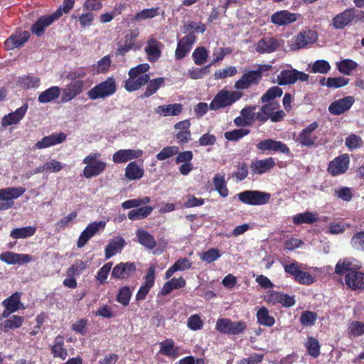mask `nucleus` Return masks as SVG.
Wrapping results in <instances>:
<instances>
[{
  "label": "nucleus",
  "mask_w": 364,
  "mask_h": 364,
  "mask_svg": "<svg viewBox=\"0 0 364 364\" xmlns=\"http://www.w3.org/2000/svg\"><path fill=\"white\" fill-rule=\"evenodd\" d=\"M150 68L148 63H141L131 68L129 72V78L124 81V89L131 92L139 90L146 85L150 76L146 73Z\"/></svg>",
  "instance_id": "1"
},
{
  "label": "nucleus",
  "mask_w": 364,
  "mask_h": 364,
  "mask_svg": "<svg viewBox=\"0 0 364 364\" xmlns=\"http://www.w3.org/2000/svg\"><path fill=\"white\" fill-rule=\"evenodd\" d=\"M364 22V11L355 8L345 9L336 14L332 19V26L335 29L342 30L353 22Z\"/></svg>",
  "instance_id": "2"
},
{
  "label": "nucleus",
  "mask_w": 364,
  "mask_h": 364,
  "mask_svg": "<svg viewBox=\"0 0 364 364\" xmlns=\"http://www.w3.org/2000/svg\"><path fill=\"white\" fill-rule=\"evenodd\" d=\"M117 89L115 79L113 77H109L105 81H102L91 88L87 95L88 98L92 100L105 99L113 95Z\"/></svg>",
  "instance_id": "3"
},
{
  "label": "nucleus",
  "mask_w": 364,
  "mask_h": 364,
  "mask_svg": "<svg viewBox=\"0 0 364 364\" xmlns=\"http://www.w3.org/2000/svg\"><path fill=\"white\" fill-rule=\"evenodd\" d=\"M101 156V154L96 152L92 153L85 156L82 161L86 164L83 169V176L86 178H91L100 175L107 167L105 161L98 160Z\"/></svg>",
  "instance_id": "4"
},
{
  "label": "nucleus",
  "mask_w": 364,
  "mask_h": 364,
  "mask_svg": "<svg viewBox=\"0 0 364 364\" xmlns=\"http://www.w3.org/2000/svg\"><path fill=\"white\" fill-rule=\"evenodd\" d=\"M242 96V93L240 92L230 91L223 89L214 97L210 103L209 107L212 110H218L220 108H225L239 100Z\"/></svg>",
  "instance_id": "5"
},
{
  "label": "nucleus",
  "mask_w": 364,
  "mask_h": 364,
  "mask_svg": "<svg viewBox=\"0 0 364 364\" xmlns=\"http://www.w3.org/2000/svg\"><path fill=\"white\" fill-rule=\"evenodd\" d=\"M240 201L249 205H262L269 203L271 194L257 190H247L236 196Z\"/></svg>",
  "instance_id": "6"
},
{
  "label": "nucleus",
  "mask_w": 364,
  "mask_h": 364,
  "mask_svg": "<svg viewBox=\"0 0 364 364\" xmlns=\"http://www.w3.org/2000/svg\"><path fill=\"white\" fill-rule=\"evenodd\" d=\"M246 328L245 321H235L228 318H220L215 323L216 331L223 334L239 335L242 333Z\"/></svg>",
  "instance_id": "7"
},
{
  "label": "nucleus",
  "mask_w": 364,
  "mask_h": 364,
  "mask_svg": "<svg viewBox=\"0 0 364 364\" xmlns=\"http://www.w3.org/2000/svg\"><path fill=\"white\" fill-rule=\"evenodd\" d=\"M263 65H259L255 70H248L243 73L241 77L235 83L234 87L237 90H247L252 86L257 85L262 80V73L267 70Z\"/></svg>",
  "instance_id": "8"
},
{
  "label": "nucleus",
  "mask_w": 364,
  "mask_h": 364,
  "mask_svg": "<svg viewBox=\"0 0 364 364\" xmlns=\"http://www.w3.org/2000/svg\"><path fill=\"white\" fill-rule=\"evenodd\" d=\"M283 267L285 272L293 277L294 281L299 284L310 285L314 282V277L309 272L300 269V265L296 260L289 264H284Z\"/></svg>",
  "instance_id": "9"
},
{
  "label": "nucleus",
  "mask_w": 364,
  "mask_h": 364,
  "mask_svg": "<svg viewBox=\"0 0 364 364\" xmlns=\"http://www.w3.org/2000/svg\"><path fill=\"white\" fill-rule=\"evenodd\" d=\"M60 17H61L60 11H55L49 15L41 16L32 25L31 31L38 37H41L45 33L46 28Z\"/></svg>",
  "instance_id": "10"
},
{
  "label": "nucleus",
  "mask_w": 364,
  "mask_h": 364,
  "mask_svg": "<svg viewBox=\"0 0 364 364\" xmlns=\"http://www.w3.org/2000/svg\"><path fill=\"white\" fill-rule=\"evenodd\" d=\"M349 165V155L348 154H343L329 162L327 171L332 176H339L345 173L348 171Z\"/></svg>",
  "instance_id": "11"
},
{
  "label": "nucleus",
  "mask_w": 364,
  "mask_h": 364,
  "mask_svg": "<svg viewBox=\"0 0 364 364\" xmlns=\"http://www.w3.org/2000/svg\"><path fill=\"white\" fill-rule=\"evenodd\" d=\"M139 34V29H133L125 35L124 42H119L117 45L116 55L125 56V55L131 50H136L139 49V46L135 45L136 38Z\"/></svg>",
  "instance_id": "12"
},
{
  "label": "nucleus",
  "mask_w": 364,
  "mask_h": 364,
  "mask_svg": "<svg viewBox=\"0 0 364 364\" xmlns=\"http://www.w3.org/2000/svg\"><path fill=\"white\" fill-rule=\"evenodd\" d=\"M266 301L272 305L281 304L284 307H291L295 304L294 296L274 290L269 291L266 295Z\"/></svg>",
  "instance_id": "13"
},
{
  "label": "nucleus",
  "mask_w": 364,
  "mask_h": 364,
  "mask_svg": "<svg viewBox=\"0 0 364 364\" xmlns=\"http://www.w3.org/2000/svg\"><path fill=\"white\" fill-rule=\"evenodd\" d=\"M256 146L258 149L262 151H279L287 155H289L291 153V151L287 144L280 141H277L272 139L262 140L256 144Z\"/></svg>",
  "instance_id": "14"
},
{
  "label": "nucleus",
  "mask_w": 364,
  "mask_h": 364,
  "mask_svg": "<svg viewBox=\"0 0 364 364\" xmlns=\"http://www.w3.org/2000/svg\"><path fill=\"white\" fill-rule=\"evenodd\" d=\"M156 268L154 266H151L146 273L144 277V282L140 287L136 294V300L141 301L145 299L146 295L154 284L156 279Z\"/></svg>",
  "instance_id": "15"
},
{
  "label": "nucleus",
  "mask_w": 364,
  "mask_h": 364,
  "mask_svg": "<svg viewBox=\"0 0 364 364\" xmlns=\"http://www.w3.org/2000/svg\"><path fill=\"white\" fill-rule=\"evenodd\" d=\"M85 81L80 80L68 83L63 89L62 102H69L80 95L84 91Z\"/></svg>",
  "instance_id": "16"
},
{
  "label": "nucleus",
  "mask_w": 364,
  "mask_h": 364,
  "mask_svg": "<svg viewBox=\"0 0 364 364\" xmlns=\"http://www.w3.org/2000/svg\"><path fill=\"white\" fill-rule=\"evenodd\" d=\"M136 267L134 262H120L115 265L112 271V277L117 279L129 278L136 272Z\"/></svg>",
  "instance_id": "17"
},
{
  "label": "nucleus",
  "mask_w": 364,
  "mask_h": 364,
  "mask_svg": "<svg viewBox=\"0 0 364 364\" xmlns=\"http://www.w3.org/2000/svg\"><path fill=\"white\" fill-rule=\"evenodd\" d=\"M190 127L191 122L189 119L180 121L174 124V129L177 131L175 134V138L178 144L183 145L191 139Z\"/></svg>",
  "instance_id": "18"
},
{
  "label": "nucleus",
  "mask_w": 364,
  "mask_h": 364,
  "mask_svg": "<svg viewBox=\"0 0 364 364\" xmlns=\"http://www.w3.org/2000/svg\"><path fill=\"white\" fill-rule=\"evenodd\" d=\"M299 16V14L291 13L288 10H282L274 13L270 18L271 22L274 25L282 26L294 23Z\"/></svg>",
  "instance_id": "19"
},
{
  "label": "nucleus",
  "mask_w": 364,
  "mask_h": 364,
  "mask_svg": "<svg viewBox=\"0 0 364 364\" xmlns=\"http://www.w3.org/2000/svg\"><path fill=\"white\" fill-rule=\"evenodd\" d=\"M318 127L316 122H313L306 128L302 129L296 140L301 145L311 147L315 145L317 137L313 135V132Z\"/></svg>",
  "instance_id": "20"
},
{
  "label": "nucleus",
  "mask_w": 364,
  "mask_h": 364,
  "mask_svg": "<svg viewBox=\"0 0 364 364\" xmlns=\"http://www.w3.org/2000/svg\"><path fill=\"white\" fill-rule=\"evenodd\" d=\"M175 163L181 165L179 167V172L183 176H187L193 170L191 161L193 158V154L191 151H179L176 154Z\"/></svg>",
  "instance_id": "21"
},
{
  "label": "nucleus",
  "mask_w": 364,
  "mask_h": 364,
  "mask_svg": "<svg viewBox=\"0 0 364 364\" xmlns=\"http://www.w3.org/2000/svg\"><path fill=\"white\" fill-rule=\"evenodd\" d=\"M355 102L352 96H347L335 100L328 107V111L333 115H340L350 109Z\"/></svg>",
  "instance_id": "22"
},
{
  "label": "nucleus",
  "mask_w": 364,
  "mask_h": 364,
  "mask_svg": "<svg viewBox=\"0 0 364 364\" xmlns=\"http://www.w3.org/2000/svg\"><path fill=\"white\" fill-rule=\"evenodd\" d=\"M143 154L141 149H119L112 155V161L114 164H124L141 157Z\"/></svg>",
  "instance_id": "23"
},
{
  "label": "nucleus",
  "mask_w": 364,
  "mask_h": 364,
  "mask_svg": "<svg viewBox=\"0 0 364 364\" xmlns=\"http://www.w3.org/2000/svg\"><path fill=\"white\" fill-rule=\"evenodd\" d=\"M196 38L193 33H190L183 37L177 44L175 51L176 59L181 60L185 58L191 50V46L196 41Z\"/></svg>",
  "instance_id": "24"
},
{
  "label": "nucleus",
  "mask_w": 364,
  "mask_h": 364,
  "mask_svg": "<svg viewBox=\"0 0 364 364\" xmlns=\"http://www.w3.org/2000/svg\"><path fill=\"white\" fill-rule=\"evenodd\" d=\"M28 108V104L25 103L14 112L6 114L1 119V125L3 127H8L18 124L26 115Z\"/></svg>",
  "instance_id": "25"
},
{
  "label": "nucleus",
  "mask_w": 364,
  "mask_h": 364,
  "mask_svg": "<svg viewBox=\"0 0 364 364\" xmlns=\"http://www.w3.org/2000/svg\"><path fill=\"white\" fill-rule=\"evenodd\" d=\"M318 38L316 31L307 30L301 31L295 36L294 49H301L305 48L307 45L314 43Z\"/></svg>",
  "instance_id": "26"
},
{
  "label": "nucleus",
  "mask_w": 364,
  "mask_h": 364,
  "mask_svg": "<svg viewBox=\"0 0 364 364\" xmlns=\"http://www.w3.org/2000/svg\"><path fill=\"white\" fill-rule=\"evenodd\" d=\"M275 161L272 157L265 159H256L252 161L250 168L252 173L262 175L275 166Z\"/></svg>",
  "instance_id": "27"
},
{
  "label": "nucleus",
  "mask_w": 364,
  "mask_h": 364,
  "mask_svg": "<svg viewBox=\"0 0 364 364\" xmlns=\"http://www.w3.org/2000/svg\"><path fill=\"white\" fill-rule=\"evenodd\" d=\"M279 43L273 37L262 38L258 41L255 50L260 54L271 53L277 50Z\"/></svg>",
  "instance_id": "28"
},
{
  "label": "nucleus",
  "mask_w": 364,
  "mask_h": 364,
  "mask_svg": "<svg viewBox=\"0 0 364 364\" xmlns=\"http://www.w3.org/2000/svg\"><path fill=\"white\" fill-rule=\"evenodd\" d=\"M66 139V134L63 132L53 133L49 136L43 137L35 144V148L38 149H46L63 143Z\"/></svg>",
  "instance_id": "29"
},
{
  "label": "nucleus",
  "mask_w": 364,
  "mask_h": 364,
  "mask_svg": "<svg viewBox=\"0 0 364 364\" xmlns=\"http://www.w3.org/2000/svg\"><path fill=\"white\" fill-rule=\"evenodd\" d=\"M30 33L25 31L22 33L11 35L4 42L6 50H12L20 48L29 39Z\"/></svg>",
  "instance_id": "30"
},
{
  "label": "nucleus",
  "mask_w": 364,
  "mask_h": 364,
  "mask_svg": "<svg viewBox=\"0 0 364 364\" xmlns=\"http://www.w3.org/2000/svg\"><path fill=\"white\" fill-rule=\"evenodd\" d=\"M162 46V43L155 38L148 40L144 50L149 62L155 63L159 60L161 55V47Z\"/></svg>",
  "instance_id": "31"
},
{
  "label": "nucleus",
  "mask_w": 364,
  "mask_h": 364,
  "mask_svg": "<svg viewBox=\"0 0 364 364\" xmlns=\"http://www.w3.org/2000/svg\"><path fill=\"white\" fill-rule=\"evenodd\" d=\"M346 285L352 290L364 289V273L353 270L345 277Z\"/></svg>",
  "instance_id": "32"
},
{
  "label": "nucleus",
  "mask_w": 364,
  "mask_h": 364,
  "mask_svg": "<svg viewBox=\"0 0 364 364\" xmlns=\"http://www.w3.org/2000/svg\"><path fill=\"white\" fill-rule=\"evenodd\" d=\"M125 245V240L121 237H115L110 240L105 250V259H110L117 252H120Z\"/></svg>",
  "instance_id": "33"
},
{
  "label": "nucleus",
  "mask_w": 364,
  "mask_h": 364,
  "mask_svg": "<svg viewBox=\"0 0 364 364\" xmlns=\"http://www.w3.org/2000/svg\"><path fill=\"white\" fill-rule=\"evenodd\" d=\"M259 112H257L256 119L257 121L264 123L266 122L274 111L280 108V104L279 102H264Z\"/></svg>",
  "instance_id": "34"
},
{
  "label": "nucleus",
  "mask_w": 364,
  "mask_h": 364,
  "mask_svg": "<svg viewBox=\"0 0 364 364\" xmlns=\"http://www.w3.org/2000/svg\"><path fill=\"white\" fill-rule=\"evenodd\" d=\"M182 110L183 105L180 103L159 105L155 108V112L163 117L178 116Z\"/></svg>",
  "instance_id": "35"
},
{
  "label": "nucleus",
  "mask_w": 364,
  "mask_h": 364,
  "mask_svg": "<svg viewBox=\"0 0 364 364\" xmlns=\"http://www.w3.org/2000/svg\"><path fill=\"white\" fill-rule=\"evenodd\" d=\"M26 191L23 187H9L0 189V200L13 202V199H16L21 196Z\"/></svg>",
  "instance_id": "36"
},
{
  "label": "nucleus",
  "mask_w": 364,
  "mask_h": 364,
  "mask_svg": "<svg viewBox=\"0 0 364 364\" xmlns=\"http://www.w3.org/2000/svg\"><path fill=\"white\" fill-rule=\"evenodd\" d=\"M24 322V318L21 316L13 315L9 318L0 323V330L4 333L10 330H15L20 328Z\"/></svg>",
  "instance_id": "37"
},
{
  "label": "nucleus",
  "mask_w": 364,
  "mask_h": 364,
  "mask_svg": "<svg viewBox=\"0 0 364 364\" xmlns=\"http://www.w3.org/2000/svg\"><path fill=\"white\" fill-rule=\"evenodd\" d=\"M192 262L186 257L179 258L171 266L165 273V279L171 278L178 271H184L191 267Z\"/></svg>",
  "instance_id": "38"
},
{
  "label": "nucleus",
  "mask_w": 364,
  "mask_h": 364,
  "mask_svg": "<svg viewBox=\"0 0 364 364\" xmlns=\"http://www.w3.org/2000/svg\"><path fill=\"white\" fill-rule=\"evenodd\" d=\"M50 351L54 358H60L62 360H65L67 358L68 350L64 347V337L63 336L58 335L55 337Z\"/></svg>",
  "instance_id": "39"
},
{
  "label": "nucleus",
  "mask_w": 364,
  "mask_h": 364,
  "mask_svg": "<svg viewBox=\"0 0 364 364\" xmlns=\"http://www.w3.org/2000/svg\"><path fill=\"white\" fill-rule=\"evenodd\" d=\"M186 284L185 279L182 277L178 278H172L171 280L166 282L161 290V293L165 296L170 294L173 290L183 288Z\"/></svg>",
  "instance_id": "40"
},
{
  "label": "nucleus",
  "mask_w": 364,
  "mask_h": 364,
  "mask_svg": "<svg viewBox=\"0 0 364 364\" xmlns=\"http://www.w3.org/2000/svg\"><path fill=\"white\" fill-rule=\"evenodd\" d=\"M144 174L143 168L139 167L135 161L128 164L125 168V177L129 181L141 179Z\"/></svg>",
  "instance_id": "41"
},
{
  "label": "nucleus",
  "mask_w": 364,
  "mask_h": 364,
  "mask_svg": "<svg viewBox=\"0 0 364 364\" xmlns=\"http://www.w3.org/2000/svg\"><path fill=\"white\" fill-rule=\"evenodd\" d=\"M136 235L137 237L138 242L141 245L149 250H152L156 247V242L154 237L147 231L142 229H138L136 232Z\"/></svg>",
  "instance_id": "42"
},
{
  "label": "nucleus",
  "mask_w": 364,
  "mask_h": 364,
  "mask_svg": "<svg viewBox=\"0 0 364 364\" xmlns=\"http://www.w3.org/2000/svg\"><path fill=\"white\" fill-rule=\"evenodd\" d=\"M159 352L171 358H176L178 355V348L174 345V341L171 338L166 339L160 343Z\"/></svg>",
  "instance_id": "43"
},
{
  "label": "nucleus",
  "mask_w": 364,
  "mask_h": 364,
  "mask_svg": "<svg viewBox=\"0 0 364 364\" xmlns=\"http://www.w3.org/2000/svg\"><path fill=\"white\" fill-rule=\"evenodd\" d=\"M257 322L259 325L272 327L275 323L274 318L269 314V310L262 306L256 314Z\"/></svg>",
  "instance_id": "44"
},
{
  "label": "nucleus",
  "mask_w": 364,
  "mask_h": 364,
  "mask_svg": "<svg viewBox=\"0 0 364 364\" xmlns=\"http://www.w3.org/2000/svg\"><path fill=\"white\" fill-rule=\"evenodd\" d=\"M318 220V215L309 211L298 213L293 216L292 222L294 225H298L300 224H313Z\"/></svg>",
  "instance_id": "45"
},
{
  "label": "nucleus",
  "mask_w": 364,
  "mask_h": 364,
  "mask_svg": "<svg viewBox=\"0 0 364 364\" xmlns=\"http://www.w3.org/2000/svg\"><path fill=\"white\" fill-rule=\"evenodd\" d=\"M60 95V89L58 86H53L45 91L42 92L38 97V100L41 103H48L55 100L59 97Z\"/></svg>",
  "instance_id": "46"
},
{
  "label": "nucleus",
  "mask_w": 364,
  "mask_h": 364,
  "mask_svg": "<svg viewBox=\"0 0 364 364\" xmlns=\"http://www.w3.org/2000/svg\"><path fill=\"white\" fill-rule=\"evenodd\" d=\"M164 77H159L153 80H149L146 83L147 86L145 92L141 95L142 98H147L155 94L157 90L164 85Z\"/></svg>",
  "instance_id": "47"
},
{
  "label": "nucleus",
  "mask_w": 364,
  "mask_h": 364,
  "mask_svg": "<svg viewBox=\"0 0 364 364\" xmlns=\"http://www.w3.org/2000/svg\"><path fill=\"white\" fill-rule=\"evenodd\" d=\"M277 82L279 85H288L296 82L295 69L282 70L277 75Z\"/></svg>",
  "instance_id": "48"
},
{
  "label": "nucleus",
  "mask_w": 364,
  "mask_h": 364,
  "mask_svg": "<svg viewBox=\"0 0 364 364\" xmlns=\"http://www.w3.org/2000/svg\"><path fill=\"white\" fill-rule=\"evenodd\" d=\"M154 210V208L149 205L138 207L128 213V218L132 220H141L149 215Z\"/></svg>",
  "instance_id": "49"
},
{
  "label": "nucleus",
  "mask_w": 364,
  "mask_h": 364,
  "mask_svg": "<svg viewBox=\"0 0 364 364\" xmlns=\"http://www.w3.org/2000/svg\"><path fill=\"white\" fill-rule=\"evenodd\" d=\"M36 231L34 226H26L13 229L10 232V236L14 239H23L33 236Z\"/></svg>",
  "instance_id": "50"
},
{
  "label": "nucleus",
  "mask_w": 364,
  "mask_h": 364,
  "mask_svg": "<svg viewBox=\"0 0 364 364\" xmlns=\"http://www.w3.org/2000/svg\"><path fill=\"white\" fill-rule=\"evenodd\" d=\"M283 94V90L278 86H274L269 88L267 92L262 95L260 102H275L277 97H280Z\"/></svg>",
  "instance_id": "51"
},
{
  "label": "nucleus",
  "mask_w": 364,
  "mask_h": 364,
  "mask_svg": "<svg viewBox=\"0 0 364 364\" xmlns=\"http://www.w3.org/2000/svg\"><path fill=\"white\" fill-rule=\"evenodd\" d=\"M160 14L159 7H153L151 9H145L137 12L134 16L133 21H140L149 18H154Z\"/></svg>",
  "instance_id": "52"
},
{
  "label": "nucleus",
  "mask_w": 364,
  "mask_h": 364,
  "mask_svg": "<svg viewBox=\"0 0 364 364\" xmlns=\"http://www.w3.org/2000/svg\"><path fill=\"white\" fill-rule=\"evenodd\" d=\"M309 355L316 358L320 355L321 346L318 341L314 337H308L307 341L304 344Z\"/></svg>",
  "instance_id": "53"
},
{
  "label": "nucleus",
  "mask_w": 364,
  "mask_h": 364,
  "mask_svg": "<svg viewBox=\"0 0 364 364\" xmlns=\"http://www.w3.org/2000/svg\"><path fill=\"white\" fill-rule=\"evenodd\" d=\"M213 182L215 190L223 198H225L228 196L229 191L223 175H215L213 179Z\"/></svg>",
  "instance_id": "54"
},
{
  "label": "nucleus",
  "mask_w": 364,
  "mask_h": 364,
  "mask_svg": "<svg viewBox=\"0 0 364 364\" xmlns=\"http://www.w3.org/2000/svg\"><path fill=\"white\" fill-rule=\"evenodd\" d=\"M358 67L357 63L350 59H345L337 63V69L341 73L350 75Z\"/></svg>",
  "instance_id": "55"
},
{
  "label": "nucleus",
  "mask_w": 364,
  "mask_h": 364,
  "mask_svg": "<svg viewBox=\"0 0 364 364\" xmlns=\"http://www.w3.org/2000/svg\"><path fill=\"white\" fill-rule=\"evenodd\" d=\"M21 293L15 292L3 301V305L11 311H16L19 309Z\"/></svg>",
  "instance_id": "56"
},
{
  "label": "nucleus",
  "mask_w": 364,
  "mask_h": 364,
  "mask_svg": "<svg viewBox=\"0 0 364 364\" xmlns=\"http://www.w3.org/2000/svg\"><path fill=\"white\" fill-rule=\"evenodd\" d=\"M39 84V78L31 75H23L18 80V85L24 89L38 87Z\"/></svg>",
  "instance_id": "57"
},
{
  "label": "nucleus",
  "mask_w": 364,
  "mask_h": 364,
  "mask_svg": "<svg viewBox=\"0 0 364 364\" xmlns=\"http://www.w3.org/2000/svg\"><path fill=\"white\" fill-rule=\"evenodd\" d=\"M178 153V146H167L164 147L156 155V158L159 161H164Z\"/></svg>",
  "instance_id": "58"
},
{
  "label": "nucleus",
  "mask_w": 364,
  "mask_h": 364,
  "mask_svg": "<svg viewBox=\"0 0 364 364\" xmlns=\"http://www.w3.org/2000/svg\"><path fill=\"white\" fill-rule=\"evenodd\" d=\"M211 65H213V63H210L203 68H193L188 70V76L193 80L203 78L205 75H207L210 73V68Z\"/></svg>",
  "instance_id": "59"
},
{
  "label": "nucleus",
  "mask_w": 364,
  "mask_h": 364,
  "mask_svg": "<svg viewBox=\"0 0 364 364\" xmlns=\"http://www.w3.org/2000/svg\"><path fill=\"white\" fill-rule=\"evenodd\" d=\"M132 297V291L129 287H122L119 289L116 296L117 302L123 306H127L129 304Z\"/></svg>",
  "instance_id": "60"
},
{
  "label": "nucleus",
  "mask_w": 364,
  "mask_h": 364,
  "mask_svg": "<svg viewBox=\"0 0 364 364\" xmlns=\"http://www.w3.org/2000/svg\"><path fill=\"white\" fill-rule=\"evenodd\" d=\"M208 53L205 47H198L195 49L192 57L194 63L198 65H201L207 61Z\"/></svg>",
  "instance_id": "61"
},
{
  "label": "nucleus",
  "mask_w": 364,
  "mask_h": 364,
  "mask_svg": "<svg viewBox=\"0 0 364 364\" xmlns=\"http://www.w3.org/2000/svg\"><path fill=\"white\" fill-rule=\"evenodd\" d=\"M331 69L329 63L325 60H316L311 67L310 72L312 73L326 74Z\"/></svg>",
  "instance_id": "62"
},
{
  "label": "nucleus",
  "mask_w": 364,
  "mask_h": 364,
  "mask_svg": "<svg viewBox=\"0 0 364 364\" xmlns=\"http://www.w3.org/2000/svg\"><path fill=\"white\" fill-rule=\"evenodd\" d=\"M353 271V264L347 259H340L335 267V273L338 275H343Z\"/></svg>",
  "instance_id": "63"
},
{
  "label": "nucleus",
  "mask_w": 364,
  "mask_h": 364,
  "mask_svg": "<svg viewBox=\"0 0 364 364\" xmlns=\"http://www.w3.org/2000/svg\"><path fill=\"white\" fill-rule=\"evenodd\" d=\"M363 140L360 136L351 134L346 138L345 145L349 150H354L362 146Z\"/></svg>",
  "instance_id": "64"
}]
</instances>
